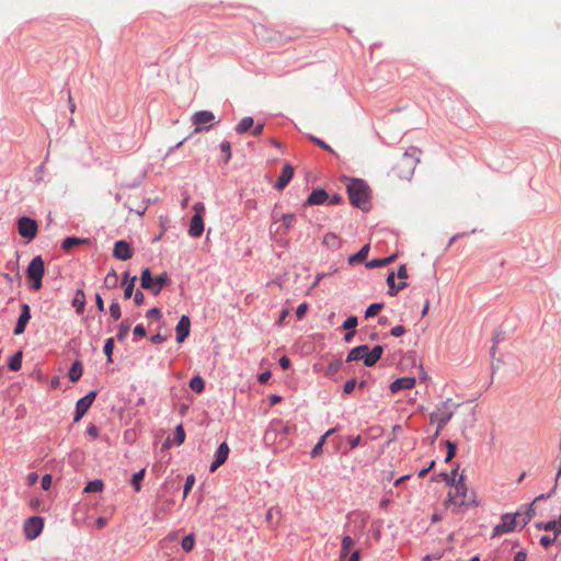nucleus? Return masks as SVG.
Returning <instances> with one entry per match:
<instances>
[{
	"label": "nucleus",
	"mask_w": 561,
	"mask_h": 561,
	"mask_svg": "<svg viewBox=\"0 0 561 561\" xmlns=\"http://www.w3.org/2000/svg\"><path fill=\"white\" fill-rule=\"evenodd\" d=\"M325 440L324 437H321L319 442L314 445L312 450L310 451L311 458H317L321 453Z\"/></svg>",
	"instance_id": "obj_49"
},
{
	"label": "nucleus",
	"mask_w": 561,
	"mask_h": 561,
	"mask_svg": "<svg viewBox=\"0 0 561 561\" xmlns=\"http://www.w3.org/2000/svg\"><path fill=\"white\" fill-rule=\"evenodd\" d=\"M113 350H114V339L113 337H108L105 341L104 348H103V352L106 355V358H107L108 363L113 362V358H112Z\"/></svg>",
	"instance_id": "obj_45"
},
{
	"label": "nucleus",
	"mask_w": 561,
	"mask_h": 561,
	"mask_svg": "<svg viewBox=\"0 0 561 561\" xmlns=\"http://www.w3.org/2000/svg\"><path fill=\"white\" fill-rule=\"evenodd\" d=\"M364 365L367 367L374 366L378 360L375 358V356L368 351L364 356Z\"/></svg>",
	"instance_id": "obj_57"
},
{
	"label": "nucleus",
	"mask_w": 561,
	"mask_h": 561,
	"mask_svg": "<svg viewBox=\"0 0 561 561\" xmlns=\"http://www.w3.org/2000/svg\"><path fill=\"white\" fill-rule=\"evenodd\" d=\"M18 231L22 238L26 239L27 241H32L37 236V221L26 216L20 217L18 219Z\"/></svg>",
	"instance_id": "obj_6"
},
{
	"label": "nucleus",
	"mask_w": 561,
	"mask_h": 561,
	"mask_svg": "<svg viewBox=\"0 0 561 561\" xmlns=\"http://www.w3.org/2000/svg\"><path fill=\"white\" fill-rule=\"evenodd\" d=\"M191 320L186 314L181 316L180 321L175 327L176 342L182 343L190 335Z\"/></svg>",
	"instance_id": "obj_15"
},
{
	"label": "nucleus",
	"mask_w": 561,
	"mask_h": 561,
	"mask_svg": "<svg viewBox=\"0 0 561 561\" xmlns=\"http://www.w3.org/2000/svg\"><path fill=\"white\" fill-rule=\"evenodd\" d=\"M204 231V219L202 214H194L191 218V224L188 228V233L193 238H198L203 234Z\"/></svg>",
	"instance_id": "obj_18"
},
{
	"label": "nucleus",
	"mask_w": 561,
	"mask_h": 561,
	"mask_svg": "<svg viewBox=\"0 0 561 561\" xmlns=\"http://www.w3.org/2000/svg\"><path fill=\"white\" fill-rule=\"evenodd\" d=\"M108 310H110V316H111V319L113 322L117 321L121 318L122 311H121V306L117 300L112 301Z\"/></svg>",
	"instance_id": "obj_36"
},
{
	"label": "nucleus",
	"mask_w": 561,
	"mask_h": 561,
	"mask_svg": "<svg viewBox=\"0 0 561 561\" xmlns=\"http://www.w3.org/2000/svg\"><path fill=\"white\" fill-rule=\"evenodd\" d=\"M254 124V121L252 117L250 116H245L243 117L239 124L236 126V131L237 134L239 135H242L244 133H247Z\"/></svg>",
	"instance_id": "obj_31"
},
{
	"label": "nucleus",
	"mask_w": 561,
	"mask_h": 561,
	"mask_svg": "<svg viewBox=\"0 0 561 561\" xmlns=\"http://www.w3.org/2000/svg\"><path fill=\"white\" fill-rule=\"evenodd\" d=\"M445 506L453 504L459 506H473L477 505L476 495L473 491H470L463 481L461 474L455 484V493L448 492V496L445 501Z\"/></svg>",
	"instance_id": "obj_1"
},
{
	"label": "nucleus",
	"mask_w": 561,
	"mask_h": 561,
	"mask_svg": "<svg viewBox=\"0 0 561 561\" xmlns=\"http://www.w3.org/2000/svg\"><path fill=\"white\" fill-rule=\"evenodd\" d=\"M195 537L193 534L186 535L181 542V547L184 551L188 552L194 548Z\"/></svg>",
	"instance_id": "obj_41"
},
{
	"label": "nucleus",
	"mask_w": 561,
	"mask_h": 561,
	"mask_svg": "<svg viewBox=\"0 0 561 561\" xmlns=\"http://www.w3.org/2000/svg\"><path fill=\"white\" fill-rule=\"evenodd\" d=\"M134 334L139 337H145L147 335V331L142 324H137L134 328Z\"/></svg>",
	"instance_id": "obj_64"
},
{
	"label": "nucleus",
	"mask_w": 561,
	"mask_h": 561,
	"mask_svg": "<svg viewBox=\"0 0 561 561\" xmlns=\"http://www.w3.org/2000/svg\"><path fill=\"white\" fill-rule=\"evenodd\" d=\"M31 319V308L27 304L21 306V313L15 324L13 333L20 335L25 331L26 324Z\"/></svg>",
	"instance_id": "obj_16"
},
{
	"label": "nucleus",
	"mask_w": 561,
	"mask_h": 561,
	"mask_svg": "<svg viewBox=\"0 0 561 561\" xmlns=\"http://www.w3.org/2000/svg\"><path fill=\"white\" fill-rule=\"evenodd\" d=\"M347 194L352 205L366 210L369 205V186L362 179H353L347 185Z\"/></svg>",
	"instance_id": "obj_2"
},
{
	"label": "nucleus",
	"mask_w": 561,
	"mask_h": 561,
	"mask_svg": "<svg viewBox=\"0 0 561 561\" xmlns=\"http://www.w3.org/2000/svg\"><path fill=\"white\" fill-rule=\"evenodd\" d=\"M185 440V431L182 424L176 425L174 431V443L180 446Z\"/></svg>",
	"instance_id": "obj_42"
},
{
	"label": "nucleus",
	"mask_w": 561,
	"mask_h": 561,
	"mask_svg": "<svg viewBox=\"0 0 561 561\" xmlns=\"http://www.w3.org/2000/svg\"><path fill=\"white\" fill-rule=\"evenodd\" d=\"M51 484V476L49 473H46L43 476L41 485L43 490H48Z\"/></svg>",
	"instance_id": "obj_61"
},
{
	"label": "nucleus",
	"mask_w": 561,
	"mask_h": 561,
	"mask_svg": "<svg viewBox=\"0 0 561 561\" xmlns=\"http://www.w3.org/2000/svg\"><path fill=\"white\" fill-rule=\"evenodd\" d=\"M558 480H559V479H558V477H556V479H554V485H553V488L551 489V491H550L549 493H547V494H540V495H538V496L534 500V502H533V503H536V502H538V501H542V500H547V499L551 497V496H552V494L556 492V490H557V488H558Z\"/></svg>",
	"instance_id": "obj_51"
},
{
	"label": "nucleus",
	"mask_w": 561,
	"mask_h": 561,
	"mask_svg": "<svg viewBox=\"0 0 561 561\" xmlns=\"http://www.w3.org/2000/svg\"><path fill=\"white\" fill-rule=\"evenodd\" d=\"M355 545L351 536H344L341 541L340 560L344 561Z\"/></svg>",
	"instance_id": "obj_24"
},
{
	"label": "nucleus",
	"mask_w": 561,
	"mask_h": 561,
	"mask_svg": "<svg viewBox=\"0 0 561 561\" xmlns=\"http://www.w3.org/2000/svg\"><path fill=\"white\" fill-rule=\"evenodd\" d=\"M308 310V305L306 302L300 304L296 309V317L300 320L305 317Z\"/></svg>",
	"instance_id": "obj_58"
},
{
	"label": "nucleus",
	"mask_w": 561,
	"mask_h": 561,
	"mask_svg": "<svg viewBox=\"0 0 561 561\" xmlns=\"http://www.w3.org/2000/svg\"><path fill=\"white\" fill-rule=\"evenodd\" d=\"M89 242V239L78 238V237H68L61 243V249L64 251H70L73 247L79 244H85Z\"/></svg>",
	"instance_id": "obj_28"
},
{
	"label": "nucleus",
	"mask_w": 561,
	"mask_h": 561,
	"mask_svg": "<svg viewBox=\"0 0 561 561\" xmlns=\"http://www.w3.org/2000/svg\"><path fill=\"white\" fill-rule=\"evenodd\" d=\"M129 330H130V322L128 319H124L117 328V333H116L117 340L124 341L126 339V336L128 335Z\"/></svg>",
	"instance_id": "obj_32"
},
{
	"label": "nucleus",
	"mask_w": 561,
	"mask_h": 561,
	"mask_svg": "<svg viewBox=\"0 0 561 561\" xmlns=\"http://www.w3.org/2000/svg\"><path fill=\"white\" fill-rule=\"evenodd\" d=\"M535 526L538 529H542V530H546V531H553L556 537L559 536V535H557L558 528H557V525H556V520H549L547 523L540 522V523H537Z\"/></svg>",
	"instance_id": "obj_40"
},
{
	"label": "nucleus",
	"mask_w": 561,
	"mask_h": 561,
	"mask_svg": "<svg viewBox=\"0 0 561 561\" xmlns=\"http://www.w3.org/2000/svg\"><path fill=\"white\" fill-rule=\"evenodd\" d=\"M396 257H397V255L392 254V255H390L388 257H383V259H374V260L366 262L365 265L367 268L382 267V266H386V265L390 264L391 262H393Z\"/></svg>",
	"instance_id": "obj_29"
},
{
	"label": "nucleus",
	"mask_w": 561,
	"mask_h": 561,
	"mask_svg": "<svg viewBox=\"0 0 561 561\" xmlns=\"http://www.w3.org/2000/svg\"><path fill=\"white\" fill-rule=\"evenodd\" d=\"M394 277H396V273L394 272H391L388 274L387 276V285H388V295L389 296H397L398 295V290H397V284L394 282Z\"/></svg>",
	"instance_id": "obj_39"
},
{
	"label": "nucleus",
	"mask_w": 561,
	"mask_h": 561,
	"mask_svg": "<svg viewBox=\"0 0 561 561\" xmlns=\"http://www.w3.org/2000/svg\"><path fill=\"white\" fill-rule=\"evenodd\" d=\"M382 307H383V305L380 302H375V304L369 305L365 311V317L366 318L375 317L382 309Z\"/></svg>",
	"instance_id": "obj_46"
},
{
	"label": "nucleus",
	"mask_w": 561,
	"mask_h": 561,
	"mask_svg": "<svg viewBox=\"0 0 561 561\" xmlns=\"http://www.w3.org/2000/svg\"><path fill=\"white\" fill-rule=\"evenodd\" d=\"M415 386L414 377H401L390 383V391L392 393L399 392L403 389H412Z\"/></svg>",
	"instance_id": "obj_19"
},
{
	"label": "nucleus",
	"mask_w": 561,
	"mask_h": 561,
	"mask_svg": "<svg viewBox=\"0 0 561 561\" xmlns=\"http://www.w3.org/2000/svg\"><path fill=\"white\" fill-rule=\"evenodd\" d=\"M22 351H18L16 353H14L13 356L8 362V368L12 371L20 370L22 367Z\"/></svg>",
	"instance_id": "obj_30"
},
{
	"label": "nucleus",
	"mask_w": 561,
	"mask_h": 561,
	"mask_svg": "<svg viewBox=\"0 0 561 561\" xmlns=\"http://www.w3.org/2000/svg\"><path fill=\"white\" fill-rule=\"evenodd\" d=\"M368 351L369 347L366 344L353 347L347 354L346 362L350 363L353 360L364 359V356Z\"/></svg>",
	"instance_id": "obj_23"
},
{
	"label": "nucleus",
	"mask_w": 561,
	"mask_h": 561,
	"mask_svg": "<svg viewBox=\"0 0 561 561\" xmlns=\"http://www.w3.org/2000/svg\"><path fill=\"white\" fill-rule=\"evenodd\" d=\"M45 274V262L41 255H36L30 262L26 268V275L28 278L43 277Z\"/></svg>",
	"instance_id": "obj_13"
},
{
	"label": "nucleus",
	"mask_w": 561,
	"mask_h": 561,
	"mask_svg": "<svg viewBox=\"0 0 561 561\" xmlns=\"http://www.w3.org/2000/svg\"><path fill=\"white\" fill-rule=\"evenodd\" d=\"M294 176V168L290 164H285L279 176L277 178L276 182L274 183V188L280 191L284 190L289 181Z\"/></svg>",
	"instance_id": "obj_17"
},
{
	"label": "nucleus",
	"mask_w": 561,
	"mask_h": 561,
	"mask_svg": "<svg viewBox=\"0 0 561 561\" xmlns=\"http://www.w3.org/2000/svg\"><path fill=\"white\" fill-rule=\"evenodd\" d=\"M323 244L330 250H337L342 245V240L333 232H328L323 237Z\"/></svg>",
	"instance_id": "obj_25"
},
{
	"label": "nucleus",
	"mask_w": 561,
	"mask_h": 561,
	"mask_svg": "<svg viewBox=\"0 0 561 561\" xmlns=\"http://www.w3.org/2000/svg\"><path fill=\"white\" fill-rule=\"evenodd\" d=\"M134 301L137 306H141L145 302V295L141 290H136L134 294Z\"/></svg>",
	"instance_id": "obj_60"
},
{
	"label": "nucleus",
	"mask_w": 561,
	"mask_h": 561,
	"mask_svg": "<svg viewBox=\"0 0 561 561\" xmlns=\"http://www.w3.org/2000/svg\"><path fill=\"white\" fill-rule=\"evenodd\" d=\"M342 367V360L341 359H334L329 363L327 368V375L333 376L335 375Z\"/></svg>",
	"instance_id": "obj_47"
},
{
	"label": "nucleus",
	"mask_w": 561,
	"mask_h": 561,
	"mask_svg": "<svg viewBox=\"0 0 561 561\" xmlns=\"http://www.w3.org/2000/svg\"><path fill=\"white\" fill-rule=\"evenodd\" d=\"M82 371H83L82 363L80 360L73 362L68 371L69 380L71 382H77L81 378Z\"/></svg>",
	"instance_id": "obj_27"
},
{
	"label": "nucleus",
	"mask_w": 561,
	"mask_h": 561,
	"mask_svg": "<svg viewBox=\"0 0 561 561\" xmlns=\"http://www.w3.org/2000/svg\"><path fill=\"white\" fill-rule=\"evenodd\" d=\"M348 443H350V448L351 449H354L356 448L358 445L362 444V437L358 435V436H350L347 438Z\"/></svg>",
	"instance_id": "obj_63"
},
{
	"label": "nucleus",
	"mask_w": 561,
	"mask_h": 561,
	"mask_svg": "<svg viewBox=\"0 0 561 561\" xmlns=\"http://www.w3.org/2000/svg\"><path fill=\"white\" fill-rule=\"evenodd\" d=\"M171 283L167 272L153 277L149 267L142 270L140 275V286L144 289L150 290L154 296H158L162 288Z\"/></svg>",
	"instance_id": "obj_3"
},
{
	"label": "nucleus",
	"mask_w": 561,
	"mask_h": 561,
	"mask_svg": "<svg viewBox=\"0 0 561 561\" xmlns=\"http://www.w3.org/2000/svg\"><path fill=\"white\" fill-rule=\"evenodd\" d=\"M535 515H536V512L534 508V503H531L526 511L525 518L523 520V526H526L533 519V517Z\"/></svg>",
	"instance_id": "obj_53"
},
{
	"label": "nucleus",
	"mask_w": 561,
	"mask_h": 561,
	"mask_svg": "<svg viewBox=\"0 0 561 561\" xmlns=\"http://www.w3.org/2000/svg\"><path fill=\"white\" fill-rule=\"evenodd\" d=\"M117 282H118L117 273L114 268H112L104 278V285L107 288H116Z\"/></svg>",
	"instance_id": "obj_34"
},
{
	"label": "nucleus",
	"mask_w": 561,
	"mask_h": 561,
	"mask_svg": "<svg viewBox=\"0 0 561 561\" xmlns=\"http://www.w3.org/2000/svg\"><path fill=\"white\" fill-rule=\"evenodd\" d=\"M136 280H137V276H130V274L128 272L124 273L123 279H122V285L125 287L124 288V298L125 299H129L133 297Z\"/></svg>",
	"instance_id": "obj_20"
},
{
	"label": "nucleus",
	"mask_w": 561,
	"mask_h": 561,
	"mask_svg": "<svg viewBox=\"0 0 561 561\" xmlns=\"http://www.w3.org/2000/svg\"><path fill=\"white\" fill-rule=\"evenodd\" d=\"M145 471V469H141L138 472L134 473L131 478V484L136 492H139L141 489V481L144 480Z\"/></svg>",
	"instance_id": "obj_38"
},
{
	"label": "nucleus",
	"mask_w": 561,
	"mask_h": 561,
	"mask_svg": "<svg viewBox=\"0 0 561 561\" xmlns=\"http://www.w3.org/2000/svg\"><path fill=\"white\" fill-rule=\"evenodd\" d=\"M279 224L273 228L272 233L285 237L288 231L294 227L296 222V216L294 214H286L279 216Z\"/></svg>",
	"instance_id": "obj_11"
},
{
	"label": "nucleus",
	"mask_w": 561,
	"mask_h": 561,
	"mask_svg": "<svg viewBox=\"0 0 561 561\" xmlns=\"http://www.w3.org/2000/svg\"><path fill=\"white\" fill-rule=\"evenodd\" d=\"M85 294H84V290L82 288H78L76 294H75V297L71 301V305L72 307L76 309V312L78 314H82L83 311H84V307H85Z\"/></svg>",
	"instance_id": "obj_22"
},
{
	"label": "nucleus",
	"mask_w": 561,
	"mask_h": 561,
	"mask_svg": "<svg viewBox=\"0 0 561 561\" xmlns=\"http://www.w3.org/2000/svg\"><path fill=\"white\" fill-rule=\"evenodd\" d=\"M444 444L447 447V454L445 457V461L449 462L456 455L457 445H456V443H454L451 440H445Z\"/></svg>",
	"instance_id": "obj_44"
},
{
	"label": "nucleus",
	"mask_w": 561,
	"mask_h": 561,
	"mask_svg": "<svg viewBox=\"0 0 561 561\" xmlns=\"http://www.w3.org/2000/svg\"><path fill=\"white\" fill-rule=\"evenodd\" d=\"M280 215L282 214L277 210L276 207L272 210V215L271 216H272L273 222L271 225V231H273V228L279 224V221H280L279 216Z\"/></svg>",
	"instance_id": "obj_59"
},
{
	"label": "nucleus",
	"mask_w": 561,
	"mask_h": 561,
	"mask_svg": "<svg viewBox=\"0 0 561 561\" xmlns=\"http://www.w3.org/2000/svg\"><path fill=\"white\" fill-rule=\"evenodd\" d=\"M215 119V115L210 111H198L193 114L192 123L195 125L194 133H201L203 130H209L211 128V122Z\"/></svg>",
	"instance_id": "obj_7"
},
{
	"label": "nucleus",
	"mask_w": 561,
	"mask_h": 561,
	"mask_svg": "<svg viewBox=\"0 0 561 561\" xmlns=\"http://www.w3.org/2000/svg\"><path fill=\"white\" fill-rule=\"evenodd\" d=\"M280 515V510L278 507H271L267 512H266V520L268 523H272L274 517H278Z\"/></svg>",
	"instance_id": "obj_56"
},
{
	"label": "nucleus",
	"mask_w": 561,
	"mask_h": 561,
	"mask_svg": "<svg viewBox=\"0 0 561 561\" xmlns=\"http://www.w3.org/2000/svg\"><path fill=\"white\" fill-rule=\"evenodd\" d=\"M146 317L148 319H156L159 320L162 317L161 310L157 307L151 308L147 311Z\"/></svg>",
	"instance_id": "obj_55"
},
{
	"label": "nucleus",
	"mask_w": 561,
	"mask_h": 561,
	"mask_svg": "<svg viewBox=\"0 0 561 561\" xmlns=\"http://www.w3.org/2000/svg\"><path fill=\"white\" fill-rule=\"evenodd\" d=\"M451 400L442 402L436 411L432 412L430 415V420L432 423H437L438 430H443L445 425L451 420L454 415V410L450 409Z\"/></svg>",
	"instance_id": "obj_5"
},
{
	"label": "nucleus",
	"mask_w": 561,
	"mask_h": 561,
	"mask_svg": "<svg viewBox=\"0 0 561 561\" xmlns=\"http://www.w3.org/2000/svg\"><path fill=\"white\" fill-rule=\"evenodd\" d=\"M131 245L125 240H118L114 244L113 256L121 261H127L133 257Z\"/></svg>",
	"instance_id": "obj_12"
},
{
	"label": "nucleus",
	"mask_w": 561,
	"mask_h": 561,
	"mask_svg": "<svg viewBox=\"0 0 561 561\" xmlns=\"http://www.w3.org/2000/svg\"><path fill=\"white\" fill-rule=\"evenodd\" d=\"M457 471H458V466L451 470L450 473H447V472H442L439 473V477L450 486H454L455 488V484H456V474H457Z\"/></svg>",
	"instance_id": "obj_37"
},
{
	"label": "nucleus",
	"mask_w": 561,
	"mask_h": 561,
	"mask_svg": "<svg viewBox=\"0 0 561 561\" xmlns=\"http://www.w3.org/2000/svg\"><path fill=\"white\" fill-rule=\"evenodd\" d=\"M194 483H195V477L193 474H190L186 478L185 484H184V497L187 496V494L191 491V489L193 488Z\"/></svg>",
	"instance_id": "obj_54"
},
{
	"label": "nucleus",
	"mask_w": 561,
	"mask_h": 561,
	"mask_svg": "<svg viewBox=\"0 0 561 561\" xmlns=\"http://www.w3.org/2000/svg\"><path fill=\"white\" fill-rule=\"evenodd\" d=\"M103 486H104L103 481L100 479H96V480L90 481L84 486L83 491L87 493L101 492L103 490Z\"/></svg>",
	"instance_id": "obj_35"
},
{
	"label": "nucleus",
	"mask_w": 561,
	"mask_h": 561,
	"mask_svg": "<svg viewBox=\"0 0 561 561\" xmlns=\"http://www.w3.org/2000/svg\"><path fill=\"white\" fill-rule=\"evenodd\" d=\"M220 151L224 153V162L228 163L231 159V145L228 140H224L220 144Z\"/></svg>",
	"instance_id": "obj_43"
},
{
	"label": "nucleus",
	"mask_w": 561,
	"mask_h": 561,
	"mask_svg": "<svg viewBox=\"0 0 561 561\" xmlns=\"http://www.w3.org/2000/svg\"><path fill=\"white\" fill-rule=\"evenodd\" d=\"M519 513L516 514H504L502 515V522L493 528V537L502 536L504 534L512 533L516 527V517Z\"/></svg>",
	"instance_id": "obj_10"
},
{
	"label": "nucleus",
	"mask_w": 561,
	"mask_h": 561,
	"mask_svg": "<svg viewBox=\"0 0 561 561\" xmlns=\"http://www.w3.org/2000/svg\"><path fill=\"white\" fill-rule=\"evenodd\" d=\"M405 333V328L403 325H397L391 329L390 334L394 337H399Z\"/></svg>",
	"instance_id": "obj_62"
},
{
	"label": "nucleus",
	"mask_w": 561,
	"mask_h": 561,
	"mask_svg": "<svg viewBox=\"0 0 561 561\" xmlns=\"http://www.w3.org/2000/svg\"><path fill=\"white\" fill-rule=\"evenodd\" d=\"M190 388L196 392V393H201L204 391L205 389V381L204 379L201 377V376H194L191 380H190Z\"/></svg>",
	"instance_id": "obj_33"
},
{
	"label": "nucleus",
	"mask_w": 561,
	"mask_h": 561,
	"mask_svg": "<svg viewBox=\"0 0 561 561\" xmlns=\"http://www.w3.org/2000/svg\"><path fill=\"white\" fill-rule=\"evenodd\" d=\"M229 455V446L226 442H222L215 454V459L211 462L209 467V471L214 472L216 471L221 465H224L228 458Z\"/></svg>",
	"instance_id": "obj_14"
},
{
	"label": "nucleus",
	"mask_w": 561,
	"mask_h": 561,
	"mask_svg": "<svg viewBox=\"0 0 561 561\" xmlns=\"http://www.w3.org/2000/svg\"><path fill=\"white\" fill-rule=\"evenodd\" d=\"M309 139L316 144L317 146H319L320 148L324 149L325 151H329V152H334L333 149L327 144L324 142L323 140H321L320 138H317L314 136H309Z\"/></svg>",
	"instance_id": "obj_50"
},
{
	"label": "nucleus",
	"mask_w": 561,
	"mask_h": 561,
	"mask_svg": "<svg viewBox=\"0 0 561 561\" xmlns=\"http://www.w3.org/2000/svg\"><path fill=\"white\" fill-rule=\"evenodd\" d=\"M358 320L355 316H350L342 324V329L346 331H353L357 327Z\"/></svg>",
	"instance_id": "obj_48"
},
{
	"label": "nucleus",
	"mask_w": 561,
	"mask_h": 561,
	"mask_svg": "<svg viewBox=\"0 0 561 561\" xmlns=\"http://www.w3.org/2000/svg\"><path fill=\"white\" fill-rule=\"evenodd\" d=\"M96 396L98 392L95 390H92L88 392L83 398L77 401L73 422H79L83 417V415L88 412V410L94 402Z\"/></svg>",
	"instance_id": "obj_9"
},
{
	"label": "nucleus",
	"mask_w": 561,
	"mask_h": 561,
	"mask_svg": "<svg viewBox=\"0 0 561 561\" xmlns=\"http://www.w3.org/2000/svg\"><path fill=\"white\" fill-rule=\"evenodd\" d=\"M43 527H44V519L41 516L28 517L24 522V526H23L24 535L28 540H34L35 538H37L41 535Z\"/></svg>",
	"instance_id": "obj_8"
},
{
	"label": "nucleus",
	"mask_w": 561,
	"mask_h": 561,
	"mask_svg": "<svg viewBox=\"0 0 561 561\" xmlns=\"http://www.w3.org/2000/svg\"><path fill=\"white\" fill-rule=\"evenodd\" d=\"M369 250H370V245L368 243L364 244L357 253H355L348 257V263L350 264L363 263L366 260V257L369 253Z\"/></svg>",
	"instance_id": "obj_26"
},
{
	"label": "nucleus",
	"mask_w": 561,
	"mask_h": 561,
	"mask_svg": "<svg viewBox=\"0 0 561 561\" xmlns=\"http://www.w3.org/2000/svg\"><path fill=\"white\" fill-rule=\"evenodd\" d=\"M357 385V381L355 378H352L350 380H347L345 383H344V387H343V392L345 394H350L354 391L355 387Z\"/></svg>",
	"instance_id": "obj_52"
},
{
	"label": "nucleus",
	"mask_w": 561,
	"mask_h": 561,
	"mask_svg": "<svg viewBox=\"0 0 561 561\" xmlns=\"http://www.w3.org/2000/svg\"><path fill=\"white\" fill-rule=\"evenodd\" d=\"M291 430L293 427L290 425L284 424L279 420H275L271 423L267 431L265 432L264 439L266 443H275L279 436V443H283Z\"/></svg>",
	"instance_id": "obj_4"
},
{
	"label": "nucleus",
	"mask_w": 561,
	"mask_h": 561,
	"mask_svg": "<svg viewBox=\"0 0 561 561\" xmlns=\"http://www.w3.org/2000/svg\"><path fill=\"white\" fill-rule=\"evenodd\" d=\"M327 199H329V194L323 188H316L311 192V194L307 198L308 205H321Z\"/></svg>",
	"instance_id": "obj_21"
}]
</instances>
